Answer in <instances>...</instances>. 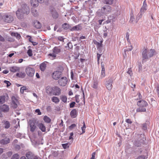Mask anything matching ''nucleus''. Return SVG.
I'll use <instances>...</instances> for the list:
<instances>
[{
  "label": "nucleus",
  "mask_w": 159,
  "mask_h": 159,
  "mask_svg": "<svg viewBox=\"0 0 159 159\" xmlns=\"http://www.w3.org/2000/svg\"><path fill=\"white\" fill-rule=\"evenodd\" d=\"M30 11L28 6L26 4H23L21 6V8L19 9L16 11V14L17 17L19 19L23 18L24 16L29 14Z\"/></svg>",
  "instance_id": "obj_1"
},
{
  "label": "nucleus",
  "mask_w": 159,
  "mask_h": 159,
  "mask_svg": "<svg viewBox=\"0 0 159 159\" xmlns=\"http://www.w3.org/2000/svg\"><path fill=\"white\" fill-rule=\"evenodd\" d=\"M25 71L28 76L32 77L34 75L35 70L34 68L28 66L26 68Z\"/></svg>",
  "instance_id": "obj_2"
},
{
  "label": "nucleus",
  "mask_w": 159,
  "mask_h": 159,
  "mask_svg": "<svg viewBox=\"0 0 159 159\" xmlns=\"http://www.w3.org/2000/svg\"><path fill=\"white\" fill-rule=\"evenodd\" d=\"M68 81V80L66 77H63L60 79L58 81V83L59 85L61 86H66Z\"/></svg>",
  "instance_id": "obj_3"
},
{
  "label": "nucleus",
  "mask_w": 159,
  "mask_h": 159,
  "mask_svg": "<svg viewBox=\"0 0 159 159\" xmlns=\"http://www.w3.org/2000/svg\"><path fill=\"white\" fill-rule=\"evenodd\" d=\"M3 20L6 22L10 23L13 20V18L12 16L10 15L5 14L2 16Z\"/></svg>",
  "instance_id": "obj_4"
},
{
  "label": "nucleus",
  "mask_w": 159,
  "mask_h": 159,
  "mask_svg": "<svg viewBox=\"0 0 159 159\" xmlns=\"http://www.w3.org/2000/svg\"><path fill=\"white\" fill-rule=\"evenodd\" d=\"M35 124V121L33 120H30L28 122V124L30 127V130L31 132L34 131L36 128Z\"/></svg>",
  "instance_id": "obj_5"
},
{
  "label": "nucleus",
  "mask_w": 159,
  "mask_h": 159,
  "mask_svg": "<svg viewBox=\"0 0 159 159\" xmlns=\"http://www.w3.org/2000/svg\"><path fill=\"white\" fill-rule=\"evenodd\" d=\"M111 7L109 5H106L102 7L101 11L102 13L106 14L109 13L111 11Z\"/></svg>",
  "instance_id": "obj_6"
},
{
  "label": "nucleus",
  "mask_w": 159,
  "mask_h": 159,
  "mask_svg": "<svg viewBox=\"0 0 159 159\" xmlns=\"http://www.w3.org/2000/svg\"><path fill=\"white\" fill-rule=\"evenodd\" d=\"M62 75V73L59 71H54L52 74V78L55 80H58Z\"/></svg>",
  "instance_id": "obj_7"
},
{
  "label": "nucleus",
  "mask_w": 159,
  "mask_h": 159,
  "mask_svg": "<svg viewBox=\"0 0 159 159\" xmlns=\"http://www.w3.org/2000/svg\"><path fill=\"white\" fill-rule=\"evenodd\" d=\"M61 90L58 86H55L53 87V94L55 96H59L61 94Z\"/></svg>",
  "instance_id": "obj_8"
},
{
  "label": "nucleus",
  "mask_w": 159,
  "mask_h": 159,
  "mask_svg": "<svg viewBox=\"0 0 159 159\" xmlns=\"http://www.w3.org/2000/svg\"><path fill=\"white\" fill-rule=\"evenodd\" d=\"M148 53V50L147 48H144L142 52V56L143 57L142 62L145 59L148 58L147 53Z\"/></svg>",
  "instance_id": "obj_9"
},
{
  "label": "nucleus",
  "mask_w": 159,
  "mask_h": 159,
  "mask_svg": "<svg viewBox=\"0 0 159 159\" xmlns=\"http://www.w3.org/2000/svg\"><path fill=\"white\" fill-rule=\"evenodd\" d=\"M147 4L146 0H145L143 2V5H142L141 9V14H143L147 10Z\"/></svg>",
  "instance_id": "obj_10"
},
{
  "label": "nucleus",
  "mask_w": 159,
  "mask_h": 159,
  "mask_svg": "<svg viewBox=\"0 0 159 159\" xmlns=\"http://www.w3.org/2000/svg\"><path fill=\"white\" fill-rule=\"evenodd\" d=\"M11 105L14 108H16L17 107V103L18 102V100L14 97L13 96L11 97Z\"/></svg>",
  "instance_id": "obj_11"
},
{
  "label": "nucleus",
  "mask_w": 159,
  "mask_h": 159,
  "mask_svg": "<svg viewBox=\"0 0 159 159\" xmlns=\"http://www.w3.org/2000/svg\"><path fill=\"white\" fill-rule=\"evenodd\" d=\"M137 105L139 107H145L148 106V104L145 101L142 100L139 101L137 102Z\"/></svg>",
  "instance_id": "obj_12"
},
{
  "label": "nucleus",
  "mask_w": 159,
  "mask_h": 159,
  "mask_svg": "<svg viewBox=\"0 0 159 159\" xmlns=\"http://www.w3.org/2000/svg\"><path fill=\"white\" fill-rule=\"evenodd\" d=\"M142 144H143V140L141 138L139 139L134 143V145L137 147L140 146Z\"/></svg>",
  "instance_id": "obj_13"
},
{
  "label": "nucleus",
  "mask_w": 159,
  "mask_h": 159,
  "mask_svg": "<svg viewBox=\"0 0 159 159\" xmlns=\"http://www.w3.org/2000/svg\"><path fill=\"white\" fill-rule=\"evenodd\" d=\"M71 117L72 118H75L77 116V110L75 109H73L70 112Z\"/></svg>",
  "instance_id": "obj_14"
},
{
  "label": "nucleus",
  "mask_w": 159,
  "mask_h": 159,
  "mask_svg": "<svg viewBox=\"0 0 159 159\" xmlns=\"http://www.w3.org/2000/svg\"><path fill=\"white\" fill-rule=\"evenodd\" d=\"M112 81L111 79H110L107 82L106 85L107 88L109 90H111L112 89Z\"/></svg>",
  "instance_id": "obj_15"
},
{
  "label": "nucleus",
  "mask_w": 159,
  "mask_h": 159,
  "mask_svg": "<svg viewBox=\"0 0 159 159\" xmlns=\"http://www.w3.org/2000/svg\"><path fill=\"white\" fill-rule=\"evenodd\" d=\"M10 140L9 138H5L0 140V143L2 145L7 144L10 143Z\"/></svg>",
  "instance_id": "obj_16"
},
{
  "label": "nucleus",
  "mask_w": 159,
  "mask_h": 159,
  "mask_svg": "<svg viewBox=\"0 0 159 159\" xmlns=\"http://www.w3.org/2000/svg\"><path fill=\"white\" fill-rule=\"evenodd\" d=\"M82 29V27L80 24H79L77 25H75L72 28H71L70 29V30L71 31H78Z\"/></svg>",
  "instance_id": "obj_17"
},
{
  "label": "nucleus",
  "mask_w": 159,
  "mask_h": 159,
  "mask_svg": "<svg viewBox=\"0 0 159 159\" xmlns=\"http://www.w3.org/2000/svg\"><path fill=\"white\" fill-rule=\"evenodd\" d=\"M51 11L52 16L53 18L56 19L58 17V15L54 9H53L51 10Z\"/></svg>",
  "instance_id": "obj_18"
},
{
  "label": "nucleus",
  "mask_w": 159,
  "mask_h": 159,
  "mask_svg": "<svg viewBox=\"0 0 159 159\" xmlns=\"http://www.w3.org/2000/svg\"><path fill=\"white\" fill-rule=\"evenodd\" d=\"M19 67L16 66H12L10 68V71L13 73H15L17 71H19Z\"/></svg>",
  "instance_id": "obj_19"
},
{
  "label": "nucleus",
  "mask_w": 159,
  "mask_h": 159,
  "mask_svg": "<svg viewBox=\"0 0 159 159\" xmlns=\"http://www.w3.org/2000/svg\"><path fill=\"white\" fill-rule=\"evenodd\" d=\"M53 87L48 86L46 89V92L49 94L53 93Z\"/></svg>",
  "instance_id": "obj_20"
},
{
  "label": "nucleus",
  "mask_w": 159,
  "mask_h": 159,
  "mask_svg": "<svg viewBox=\"0 0 159 159\" xmlns=\"http://www.w3.org/2000/svg\"><path fill=\"white\" fill-rule=\"evenodd\" d=\"M47 67V64L45 63V62H43L42 63L40 66V70L43 71H44Z\"/></svg>",
  "instance_id": "obj_21"
},
{
  "label": "nucleus",
  "mask_w": 159,
  "mask_h": 159,
  "mask_svg": "<svg viewBox=\"0 0 159 159\" xmlns=\"http://www.w3.org/2000/svg\"><path fill=\"white\" fill-rule=\"evenodd\" d=\"M0 109L2 111L6 112L9 110V108L7 105L4 104L1 107Z\"/></svg>",
  "instance_id": "obj_22"
},
{
  "label": "nucleus",
  "mask_w": 159,
  "mask_h": 159,
  "mask_svg": "<svg viewBox=\"0 0 159 159\" xmlns=\"http://www.w3.org/2000/svg\"><path fill=\"white\" fill-rule=\"evenodd\" d=\"M31 5L34 7H36L38 6L39 1L38 0H31Z\"/></svg>",
  "instance_id": "obj_23"
},
{
  "label": "nucleus",
  "mask_w": 159,
  "mask_h": 159,
  "mask_svg": "<svg viewBox=\"0 0 159 159\" xmlns=\"http://www.w3.org/2000/svg\"><path fill=\"white\" fill-rule=\"evenodd\" d=\"M38 126L42 132L46 131V128L43 124L41 123L39 124Z\"/></svg>",
  "instance_id": "obj_24"
},
{
  "label": "nucleus",
  "mask_w": 159,
  "mask_h": 159,
  "mask_svg": "<svg viewBox=\"0 0 159 159\" xmlns=\"http://www.w3.org/2000/svg\"><path fill=\"white\" fill-rule=\"evenodd\" d=\"M26 156L28 159H33L34 157L33 154L30 152H28L26 154Z\"/></svg>",
  "instance_id": "obj_25"
},
{
  "label": "nucleus",
  "mask_w": 159,
  "mask_h": 159,
  "mask_svg": "<svg viewBox=\"0 0 159 159\" xmlns=\"http://www.w3.org/2000/svg\"><path fill=\"white\" fill-rule=\"evenodd\" d=\"M34 25L36 28H40L41 27V25L40 22L36 20L34 21Z\"/></svg>",
  "instance_id": "obj_26"
},
{
  "label": "nucleus",
  "mask_w": 159,
  "mask_h": 159,
  "mask_svg": "<svg viewBox=\"0 0 159 159\" xmlns=\"http://www.w3.org/2000/svg\"><path fill=\"white\" fill-rule=\"evenodd\" d=\"M62 27L64 29L66 30H67L68 29H69L70 30L71 28L70 25L66 23H64L62 25Z\"/></svg>",
  "instance_id": "obj_27"
},
{
  "label": "nucleus",
  "mask_w": 159,
  "mask_h": 159,
  "mask_svg": "<svg viewBox=\"0 0 159 159\" xmlns=\"http://www.w3.org/2000/svg\"><path fill=\"white\" fill-rule=\"evenodd\" d=\"M101 67V77L102 78H103L105 76V69L103 65H102Z\"/></svg>",
  "instance_id": "obj_28"
},
{
  "label": "nucleus",
  "mask_w": 159,
  "mask_h": 159,
  "mask_svg": "<svg viewBox=\"0 0 159 159\" xmlns=\"http://www.w3.org/2000/svg\"><path fill=\"white\" fill-rule=\"evenodd\" d=\"M98 81L97 80H94L92 87L94 89H97L98 88Z\"/></svg>",
  "instance_id": "obj_29"
},
{
  "label": "nucleus",
  "mask_w": 159,
  "mask_h": 159,
  "mask_svg": "<svg viewBox=\"0 0 159 159\" xmlns=\"http://www.w3.org/2000/svg\"><path fill=\"white\" fill-rule=\"evenodd\" d=\"M52 101L57 104L59 102L60 100L57 97L54 96L52 98Z\"/></svg>",
  "instance_id": "obj_30"
},
{
  "label": "nucleus",
  "mask_w": 159,
  "mask_h": 159,
  "mask_svg": "<svg viewBox=\"0 0 159 159\" xmlns=\"http://www.w3.org/2000/svg\"><path fill=\"white\" fill-rule=\"evenodd\" d=\"M49 58L51 60H53L56 58V55L54 53H50L48 55Z\"/></svg>",
  "instance_id": "obj_31"
},
{
  "label": "nucleus",
  "mask_w": 159,
  "mask_h": 159,
  "mask_svg": "<svg viewBox=\"0 0 159 159\" xmlns=\"http://www.w3.org/2000/svg\"><path fill=\"white\" fill-rule=\"evenodd\" d=\"M16 75L20 78H23L25 77V73L20 72L17 73L16 74Z\"/></svg>",
  "instance_id": "obj_32"
},
{
  "label": "nucleus",
  "mask_w": 159,
  "mask_h": 159,
  "mask_svg": "<svg viewBox=\"0 0 159 159\" xmlns=\"http://www.w3.org/2000/svg\"><path fill=\"white\" fill-rule=\"evenodd\" d=\"M61 52L60 49L58 47H55L53 50L54 53L58 54Z\"/></svg>",
  "instance_id": "obj_33"
},
{
  "label": "nucleus",
  "mask_w": 159,
  "mask_h": 159,
  "mask_svg": "<svg viewBox=\"0 0 159 159\" xmlns=\"http://www.w3.org/2000/svg\"><path fill=\"white\" fill-rule=\"evenodd\" d=\"M146 111V109L145 107H139L136 109L137 112H145Z\"/></svg>",
  "instance_id": "obj_34"
},
{
  "label": "nucleus",
  "mask_w": 159,
  "mask_h": 159,
  "mask_svg": "<svg viewBox=\"0 0 159 159\" xmlns=\"http://www.w3.org/2000/svg\"><path fill=\"white\" fill-rule=\"evenodd\" d=\"M12 36H14L16 38L18 39H19L20 38V35L17 33L12 32L11 34Z\"/></svg>",
  "instance_id": "obj_35"
},
{
  "label": "nucleus",
  "mask_w": 159,
  "mask_h": 159,
  "mask_svg": "<svg viewBox=\"0 0 159 159\" xmlns=\"http://www.w3.org/2000/svg\"><path fill=\"white\" fill-rule=\"evenodd\" d=\"M61 100L64 103H66L67 101V98L65 95H61L60 97Z\"/></svg>",
  "instance_id": "obj_36"
},
{
  "label": "nucleus",
  "mask_w": 159,
  "mask_h": 159,
  "mask_svg": "<svg viewBox=\"0 0 159 159\" xmlns=\"http://www.w3.org/2000/svg\"><path fill=\"white\" fill-rule=\"evenodd\" d=\"M5 102V96H0V104H3Z\"/></svg>",
  "instance_id": "obj_37"
},
{
  "label": "nucleus",
  "mask_w": 159,
  "mask_h": 159,
  "mask_svg": "<svg viewBox=\"0 0 159 159\" xmlns=\"http://www.w3.org/2000/svg\"><path fill=\"white\" fill-rule=\"evenodd\" d=\"M113 0H104V3L107 4L111 5L113 3Z\"/></svg>",
  "instance_id": "obj_38"
},
{
  "label": "nucleus",
  "mask_w": 159,
  "mask_h": 159,
  "mask_svg": "<svg viewBox=\"0 0 159 159\" xmlns=\"http://www.w3.org/2000/svg\"><path fill=\"white\" fill-rule=\"evenodd\" d=\"M154 52V50L153 49H151L149 51H148V54L149 57H152Z\"/></svg>",
  "instance_id": "obj_39"
},
{
  "label": "nucleus",
  "mask_w": 159,
  "mask_h": 159,
  "mask_svg": "<svg viewBox=\"0 0 159 159\" xmlns=\"http://www.w3.org/2000/svg\"><path fill=\"white\" fill-rule=\"evenodd\" d=\"M147 125L148 124L147 123H143L142 124L141 128L142 129L144 130H147Z\"/></svg>",
  "instance_id": "obj_40"
},
{
  "label": "nucleus",
  "mask_w": 159,
  "mask_h": 159,
  "mask_svg": "<svg viewBox=\"0 0 159 159\" xmlns=\"http://www.w3.org/2000/svg\"><path fill=\"white\" fill-rule=\"evenodd\" d=\"M43 120L45 122L47 123H50L51 121L50 119L47 116H44L43 118Z\"/></svg>",
  "instance_id": "obj_41"
},
{
  "label": "nucleus",
  "mask_w": 159,
  "mask_h": 159,
  "mask_svg": "<svg viewBox=\"0 0 159 159\" xmlns=\"http://www.w3.org/2000/svg\"><path fill=\"white\" fill-rule=\"evenodd\" d=\"M28 89V88L26 86H23L20 88V92L21 93L23 94L24 93V91Z\"/></svg>",
  "instance_id": "obj_42"
},
{
  "label": "nucleus",
  "mask_w": 159,
  "mask_h": 159,
  "mask_svg": "<svg viewBox=\"0 0 159 159\" xmlns=\"http://www.w3.org/2000/svg\"><path fill=\"white\" fill-rule=\"evenodd\" d=\"M4 124L5 125L4 127L5 128L7 129L10 126V123L8 121H5Z\"/></svg>",
  "instance_id": "obj_43"
},
{
  "label": "nucleus",
  "mask_w": 159,
  "mask_h": 159,
  "mask_svg": "<svg viewBox=\"0 0 159 159\" xmlns=\"http://www.w3.org/2000/svg\"><path fill=\"white\" fill-rule=\"evenodd\" d=\"M28 55L30 57H31L33 55L32 51V49H29L27 52Z\"/></svg>",
  "instance_id": "obj_44"
},
{
  "label": "nucleus",
  "mask_w": 159,
  "mask_h": 159,
  "mask_svg": "<svg viewBox=\"0 0 159 159\" xmlns=\"http://www.w3.org/2000/svg\"><path fill=\"white\" fill-rule=\"evenodd\" d=\"M62 146L64 149H66L67 148H68L69 146V143H68L62 144Z\"/></svg>",
  "instance_id": "obj_45"
},
{
  "label": "nucleus",
  "mask_w": 159,
  "mask_h": 159,
  "mask_svg": "<svg viewBox=\"0 0 159 159\" xmlns=\"http://www.w3.org/2000/svg\"><path fill=\"white\" fill-rule=\"evenodd\" d=\"M83 126L81 127V129L82 131V133H84L85 132V129L86 128L85 123L84 122H83Z\"/></svg>",
  "instance_id": "obj_46"
},
{
  "label": "nucleus",
  "mask_w": 159,
  "mask_h": 159,
  "mask_svg": "<svg viewBox=\"0 0 159 159\" xmlns=\"http://www.w3.org/2000/svg\"><path fill=\"white\" fill-rule=\"evenodd\" d=\"M19 157V155L17 154H15L12 156L11 159H18Z\"/></svg>",
  "instance_id": "obj_47"
},
{
  "label": "nucleus",
  "mask_w": 159,
  "mask_h": 159,
  "mask_svg": "<svg viewBox=\"0 0 159 159\" xmlns=\"http://www.w3.org/2000/svg\"><path fill=\"white\" fill-rule=\"evenodd\" d=\"M107 30V29L106 28V27H105V30L104 31V33L103 34V36L104 38L106 37L107 35V33L105 32Z\"/></svg>",
  "instance_id": "obj_48"
},
{
  "label": "nucleus",
  "mask_w": 159,
  "mask_h": 159,
  "mask_svg": "<svg viewBox=\"0 0 159 159\" xmlns=\"http://www.w3.org/2000/svg\"><path fill=\"white\" fill-rule=\"evenodd\" d=\"M96 44L98 48H100L102 47V41H101L100 43L97 42Z\"/></svg>",
  "instance_id": "obj_49"
},
{
  "label": "nucleus",
  "mask_w": 159,
  "mask_h": 159,
  "mask_svg": "<svg viewBox=\"0 0 159 159\" xmlns=\"http://www.w3.org/2000/svg\"><path fill=\"white\" fill-rule=\"evenodd\" d=\"M4 83L7 84V87H9L11 84V83L8 81L5 80L4 81Z\"/></svg>",
  "instance_id": "obj_50"
},
{
  "label": "nucleus",
  "mask_w": 159,
  "mask_h": 159,
  "mask_svg": "<svg viewBox=\"0 0 159 159\" xmlns=\"http://www.w3.org/2000/svg\"><path fill=\"white\" fill-rule=\"evenodd\" d=\"M75 103L73 102L70 104V108H73L74 107Z\"/></svg>",
  "instance_id": "obj_51"
},
{
  "label": "nucleus",
  "mask_w": 159,
  "mask_h": 159,
  "mask_svg": "<svg viewBox=\"0 0 159 159\" xmlns=\"http://www.w3.org/2000/svg\"><path fill=\"white\" fill-rule=\"evenodd\" d=\"M125 122L129 124H131L132 123V121H131V119H127L125 120Z\"/></svg>",
  "instance_id": "obj_52"
},
{
  "label": "nucleus",
  "mask_w": 159,
  "mask_h": 159,
  "mask_svg": "<svg viewBox=\"0 0 159 159\" xmlns=\"http://www.w3.org/2000/svg\"><path fill=\"white\" fill-rule=\"evenodd\" d=\"M67 45L68 48H73V45H72V44L71 43H67Z\"/></svg>",
  "instance_id": "obj_53"
},
{
  "label": "nucleus",
  "mask_w": 159,
  "mask_h": 159,
  "mask_svg": "<svg viewBox=\"0 0 159 159\" xmlns=\"http://www.w3.org/2000/svg\"><path fill=\"white\" fill-rule=\"evenodd\" d=\"M75 97L76 102L77 103H79L80 102V100L79 99V95H76Z\"/></svg>",
  "instance_id": "obj_54"
},
{
  "label": "nucleus",
  "mask_w": 159,
  "mask_h": 159,
  "mask_svg": "<svg viewBox=\"0 0 159 159\" xmlns=\"http://www.w3.org/2000/svg\"><path fill=\"white\" fill-rule=\"evenodd\" d=\"M127 72L130 76H131L132 74V70L131 68L129 69Z\"/></svg>",
  "instance_id": "obj_55"
},
{
  "label": "nucleus",
  "mask_w": 159,
  "mask_h": 159,
  "mask_svg": "<svg viewBox=\"0 0 159 159\" xmlns=\"http://www.w3.org/2000/svg\"><path fill=\"white\" fill-rule=\"evenodd\" d=\"M136 159H145V157L144 155H141L138 157Z\"/></svg>",
  "instance_id": "obj_56"
},
{
  "label": "nucleus",
  "mask_w": 159,
  "mask_h": 159,
  "mask_svg": "<svg viewBox=\"0 0 159 159\" xmlns=\"http://www.w3.org/2000/svg\"><path fill=\"white\" fill-rule=\"evenodd\" d=\"M76 126V125L75 124H72L69 127V128L70 129H72Z\"/></svg>",
  "instance_id": "obj_57"
},
{
  "label": "nucleus",
  "mask_w": 159,
  "mask_h": 159,
  "mask_svg": "<svg viewBox=\"0 0 159 159\" xmlns=\"http://www.w3.org/2000/svg\"><path fill=\"white\" fill-rule=\"evenodd\" d=\"M35 112L36 113H38V115H41V113L40 111V110L39 109H37L35 110Z\"/></svg>",
  "instance_id": "obj_58"
},
{
  "label": "nucleus",
  "mask_w": 159,
  "mask_h": 159,
  "mask_svg": "<svg viewBox=\"0 0 159 159\" xmlns=\"http://www.w3.org/2000/svg\"><path fill=\"white\" fill-rule=\"evenodd\" d=\"M58 39L60 41H64V38L61 36H59L58 37Z\"/></svg>",
  "instance_id": "obj_59"
},
{
  "label": "nucleus",
  "mask_w": 159,
  "mask_h": 159,
  "mask_svg": "<svg viewBox=\"0 0 159 159\" xmlns=\"http://www.w3.org/2000/svg\"><path fill=\"white\" fill-rule=\"evenodd\" d=\"M126 38L127 40L128 41H129V34L128 33H127L126 34Z\"/></svg>",
  "instance_id": "obj_60"
},
{
  "label": "nucleus",
  "mask_w": 159,
  "mask_h": 159,
  "mask_svg": "<svg viewBox=\"0 0 159 159\" xmlns=\"http://www.w3.org/2000/svg\"><path fill=\"white\" fill-rule=\"evenodd\" d=\"M96 154L95 152H93L92 153V157L90 158V159H95V155Z\"/></svg>",
  "instance_id": "obj_61"
},
{
  "label": "nucleus",
  "mask_w": 159,
  "mask_h": 159,
  "mask_svg": "<svg viewBox=\"0 0 159 159\" xmlns=\"http://www.w3.org/2000/svg\"><path fill=\"white\" fill-rule=\"evenodd\" d=\"M97 55L98 61V63H99V61L100 58L101 56V54H100L98 53H97Z\"/></svg>",
  "instance_id": "obj_62"
},
{
  "label": "nucleus",
  "mask_w": 159,
  "mask_h": 159,
  "mask_svg": "<svg viewBox=\"0 0 159 159\" xmlns=\"http://www.w3.org/2000/svg\"><path fill=\"white\" fill-rule=\"evenodd\" d=\"M156 92L159 97V85H158L157 87Z\"/></svg>",
  "instance_id": "obj_63"
},
{
  "label": "nucleus",
  "mask_w": 159,
  "mask_h": 159,
  "mask_svg": "<svg viewBox=\"0 0 159 159\" xmlns=\"http://www.w3.org/2000/svg\"><path fill=\"white\" fill-rule=\"evenodd\" d=\"M135 20V18L134 17V16H131L130 18V21H131V22H133V21H134Z\"/></svg>",
  "instance_id": "obj_64"
}]
</instances>
